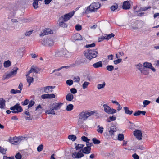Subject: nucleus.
Masks as SVG:
<instances>
[{"label": "nucleus", "mask_w": 159, "mask_h": 159, "mask_svg": "<svg viewBox=\"0 0 159 159\" xmlns=\"http://www.w3.org/2000/svg\"><path fill=\"white\" fill-rule=\"evenodd\" d=\"M95 113L93 111L88 110L83 111L81 112L78 115V117L80 120L78 121L79 124L83 123V122L85 121L88 118L91 116L93 115Z\"/></svg>", "instance_id": "1"}, {"label": "nucleus", "mask_w": 159, "mask_h": 159, "mask_svg": "<svg viewBox=\"0 0 159 159\" xmlns=\"http://www.w3.org/2000/svg\"><path fill=\"white\" fill-rule=\"evenodd\" d=\"M100 7V4L98 2H93L90 5L85 8L84 12L85 13H89L95 12Z\"/></svg>", "instance_id": "2"}, {"label": "nucleus", "mask_w": 159, "mask_h": 159, "mask_svg": "<svg viewBox=\"0 0 159 159\" xmlns=\"http://www.w3.org/2000/svg\"><path fill=\"white\" fill-rule=\"evenodd\" d=\"M84 54L87 58L91 59L96 57L97 56L98 52L97 49H88L84 52Z\"/></svg>", "instance_id": "3"}, {"label": "nucleus", "mask_w": 159, "mask_h": 159, "mask_svg": "<svg viewBox=\"0 0 159 159\" xmlns=\"http://www.w3.org/2000/svg\"><path fill=\"white\" fill-rule=\"evenodd\" d=\"M116 131V126H113L111 127L110 129H108L105 133V136L107 138H110L114 134V133Z\"/></svg>", "instance_id": "4"}, {"label": "nucleus", "mask_w": 159, "mask_h": 159, "mask_svg": "<svg viewBox=\"0 0 159 159\" xmlns=\"http://www.w3.org/2000/svg\"><path fill=\"white\" fill-rule=\"evenodd\" d=\"M103 108L104 111L106 113L109 114H113L116 113L117 110L111 107L106 104H104L103 105Z\"/></svg>", "instance_id": "5"}, {"label": "nucleus", "mask_w": 159, "mask_h": 159, "mask_svg": "<svg viewBox=\"0 0 159 159\" xmlns=\"http://www.w3.org/2000/svg\"><path fill=\"white\" fill-rule=\"evenodd\" d=\"M54 41L52 38H47L44 39L42 42V44L46 46H52L53 45Z\"/></svg>", "instance_id": "6"}, {"label": "nucleus", "mask_w": 159, "mask_h": 159, "mask_svg": "<svg viewBox=\"0 0 159 159\" xmlns=\"http://www.w3.org/2000/svg\"><path fill=\"white\" fill-rule=\"evenodd\" d=\"M18 70V68L16 67L12 69L11 72L7 73L6 75H4L3 77L4 80L6 79H8L11 77L15 76L17 74Z\"/></svg>", "instance_id": "7"}, {"label": "nucleus", "mask_w": 159, "mask_h": 159, "mask_svg": "<svg viewBox=\"0 0 159 159\" xmlns=\"http://www.w3.org/2000/svg\"><path fill=\"white\" fill-rule=\"evenodd\" d=\"M24 137L21 136L15 137L13 138H10L9 139L10 142L14 145L19 144L23 140Z\"/></svg>", "instance_id": "8"}, {"label": "nucleus", "mask_w": 159, "mask_h": 159, "mask_svg": "<svg viewBox=\"0 0 159 159\" xmlns=\"http://www.w3.org/2000/svg\"><path fill=\"white\" fill-rule=\"evenodd\" d=\"M12 112L14 113H18L22 111L23 109L19 104L17 103L14 106L10 108Z\"/></svg>", "instance_id": "9"}, {"label": "nucleus", "mask_w": 159, "mask_h": 159, "mask_svg": "<svg viewBox=\"0 0 159 159\" xmlns=\"http://www.w3.org/2000/svg\"><path fill=\"white\" fill-rule=\"evenodd\" d=\"M74 14L75 11H73L67 14H65L60 17L63 19L64 21H67L73 16Z\"/></svg>", "instance_id": "10"}, {"label": "nucleus", "mask_w": 159, "mask_h": 159, "mask_svg": "<svg viewBox=\"0 0 159 159\" xmlns=\"http://www.w3.org/2000/svg\"><path fill=\"white\" fill-rule=\"evenodd\" d=\"M133 134L138 139L140 140L142 139V133L141 131L136 130L134 132Z\"/></svg>", "instance_id": "11"}, {"label": "nucleus", "mask_w": 159, "mask_h": 159, "mask_svg": "<svg viewBox=\"0 0 159 159\" xmlns=\"http://www.w3.org/2000/svg\"><path fill=\"white\" fill-rule=\"evenodd\" d=\"M143 66L144 68H148L151 69L152 71L155 72L156 70L152 66L151 63L146 62L143 63Z\"/></svg>", "instance_id": "12"}, {"label": "nucleus", "mask_w": 159, "mask_h": 159, "mask_svg": "<svg viewBox=\"0 0 159 159\" xmlns=\"http://www.w3.org/2000/svg\"><path fill=\"white\" fill-rule=\"evenodd\" d=\"M84 156V154L81 152H73L72 154V157L74 158H80Z\"/></svg>", "instance_id": "13"}, {"label": "nucleus", "mask_w": 159, "mask_h": 159, "mask_svg": "<svg viewBox=\"0 0 159 159\" xmlns=\"http://www.w3.org/2000/svg\"><path fill=\"white\" fill-rule=\"evenodd\" d=\"M53 33V31L50 29H45L43 30L40 34V36H43L45 35Z\"/></svg>", "instance_id": "14"}, {"label": "nucleus", "mask_w": 159, "mask_h": 159, "mask_svg": "<svg viewBox=\"0 0 159 159\" xmlns=\"http://www.w3.org/2000/svg\"><path fill=\"white\" fill-rule=\"evenodd\" d=\"M61 103H53L51 106L54 110H57L59 109L62 105Z\"/></svg>", "instance_id": "15"}, {"label": "nucleus", "mask_w": 159, "mask_h": 159, "mask_svg": "<svg viewBox=\"0 0 159 159\" xmlns=\"http://www.w3.org/2000/svg\"><path fill=\"white\" fill-rule=\"evenodd\" d=\"M55 87V86H47L45 87L44 88V91L45 93H50L52 92L53 90L52 89H54Z\"/></svg>", "instance_id": "16"}, {"label": "nucleus", "mask_w": 159, "mask_h": 159, "mask_svg": "<svg viewBox=\"0 0 159 159\" xmlns=\"http://www.w3.org/2000/svg\"><path fill=\"white\" fill-rule=\"evenodd\" d=\"M130 4L129 1H124L123 3L122 7L123 9L128 10L130 8Z\"/></svg>", "instance_id": "17"}, {"label": "nucleus", "mask_w": 159, "mask_h": 159, "mask_svg": "<svg viewBox=\"0 0 159 159\" xmlns=\"http://www.w3.org/2000/svg\"><path fill=\"white\" fill-rule=\"evenodd\" d=\"M66 22L63 19L60 17L59 19V23L60 26L64 28L67 27V25L65 23Z\"/></svg>", "instance_id": "18"}, {"label": "nucleus", "mask_w": 159, "mask_h": 159, "mask_svg": "<svg viewBox=\"0 0 159 159\" xmlns=\"http://www.w3.org/2000/svg\"><path fill=\"white\" fill-rule=\"evenodd\" d=\"M73 40L75 41L82 39V36L80 34L78 33L74 34L73 36Z\"/></svg>", "instance_id": "19"}, {"label": "nucleus", "mask_w": 159, "mask_h": 159, "mask_svg": "<svg viewBox=\"0 0 159 159\" xmlns=\"http://www.w3.org/2000/svg\"><path fill=\"white\" fill-rule=\"evenodd\" d=\"M106 86V83L103 81L102 82L101 84H99L97 85V88L98 90H100L101 89H104Z\"/></svg>", "instance_id": "20"}, {"label": "nucleus", "mask_w": 159, "mask_h": 159, "mask_svg": "<svg viewBox=\"0 0 159 159\" xmlns=\"http://www.w3.org/2000/svg\"><path fill=\"white\" fill-rule=\"evenodd\" d=\"M102 63L101 61H99L93 64V66L95 68L102 67Z\"/></svg>", "instance_id": "21"}, {"label": "nucleus", "mask_w": 159, "mask_h": 159, "mask_svg": "<svg viewBox=\"0 0 159 159\" xmlns=\"http://www.w3.org/2000/svg\"><path fill=\"white\" fill-rule=\"evenodd\" d=\"M6 101L2 98L0 99V108L2 109L4 108L5 106Z\"/></svg>", "instance_id": "22"}, {"label": "nucleus", "mask_w": 159, "mask_h": 159, "mask_svg": "<svg viewBox=\"0 0 159 159\" xmlns=\"http://www.w3.org/2000/svg\"><path fill=\"white\" fill-rule=\"evenodd\" d=\"M114 34L112 33L108 35H105L104 36H103V39H102V40L105 39L108 40L111 38L114 37Z\"/></svg>", "instance_id": "23"}, {"label": "nucleus", "mask_w": 159, "mask_h": 159, "mask_svg": "<svg viewBox=\"0 0 159 159\" xmlns=\"http://www.w3.org/2000/svg\"><path fill=\"white\" fill-rule=\"evenodd\" d=\"M74 96L71 93H68L66 96V100L68 101H71L73 99Z\"/></svg>", "instance_id": "24"}, {"label": "nucleus", "mask_w": 159, "mask_h": 159, "mask_svg": "<svg viewBox=\"0 0 159 159\" xmlns=\"http://www.w3.org/2000/svg\"><path fill=\"white\" fill-rule=\"evenodd\" d=\"M104 130V128L102 126L98 125L97 127V131L100 134L103 133Z\"/></svg>", "instance_id": "25"}, {"label": "nucleus", "mask_w": 159, "mask_h": 159, "mask_svg": "<svg viewBox=\"0 0 159 159\" xmlns=\"http://www.w3.org/2000/svg\"><path fill=\"white\" fill-rule=\"evenodd\" d=\"M91 148L87 147H84L82 150L83 153L85 154H89L90 153Z\"/></svg>", "instance_id": "26"}, {"label": "nucleus", "mask_w": 159, "mask_h": 159, "mask_svg": "<svg viewBox=\"0 0 159 159\" xmlns=\"http://www.w3.org/2000/svg\"><path fill=\"white\" fill-rule=\"evenodd\" d=\"M11 65V62L9 60L4 61L3 63V66L5 68L9 67Z\"/></svg>", "instance_id": "27"}, {"label": "nucleus", "mask_w": 159, "mask_h": 159, "mask_svg": "<svg viewBox=\"0 0 159 159\" xmlns=\"http://www.w3.org/2000/svg\"><path fill=\"white\" fill-rule=\"evenodd\" d=\"M124 109L125 113L127 114L130 115L133 113V111L129 110V108L127 107H124Z\"/></svg>", "instance_id": "28"}, {"label": "nucleus", "mask_w": 159, "mask_h": 159, "mask_svg": "<svg viewBox=\"0 0 159 159\" xmlns=\"http://www.w3.org/2000/svg\"><path fill=\"white\" fill-rule=\"evenodd\" d=\"M116 120V117L115 116H110L107 118L106 121L108 122H110L112 121H114Z\"/></svg>", "instance_id": "29"}, {"label": "nucleus", "mask_w": 159, "mask_h": 159, "mask_svg": "<svg viewBox=\"0 0 159 159\" xmlns=\"http://www.w3.org/2000/svg\"><path fill=\"white\" fill-rule=\"evenodd\" d=\"M51 107V109L50 110H46L45 111L46 113L48 114H52L55 115V113L54 111V110Z\"/></svg>", "instance_id": "30"}, {"label": "nucleus", "mask_w": 159, "mask_h": 159, "mask_svg": "<svg viewBox=\"0 0 159 159\" xmlns=\"http://www.w3.org/2000/svg\"><path fill=\"white\" fill-rule=\"evenodd\" d=\"M27 80L30 86L31 83L33 81V77H31L26 75Z\"/></svg>", "instance_id": "31"}, {"label": "nucleus", "mask_w": 159, "mask_h": 159, "mask_svg": "<svg viewBox=\"0 0 159 159\" xmlns=\"http://www.w3.org/2000/svg\"><path fill=\"white\" fill-rule=\"evenodd\" d=\"M10 93L11 94H16L17 93H21V91L17 89H11L10 91Z\"/></svg>", "instance_id": "32"}, {"label": "nucleus", "mask_w": 159, "mask_h": 159, "mask_svg": "<svg viewBox=\"0 0 159 159\" xmlns=\"http://www.w3.org/2000/svg\"><path fill=\"white\" fill-rule=\"evenodd\" d=\"M141 72L143 74L146 75H148L149 74V70L143 67L142 70H141Z\"/></svg>", "instance_id": "33"}, {"label": "nucleus", "mask_w": 159, "mask_h": 159, "mask_svg": "<svg viewBox=\"0 0 159 159\" xmlns=\"http://www.w3.org/2000/svg\"><path fill=\"white\" fill-rule=\"evenodd\" d=\"M18 9V7H14L13 9H11L9 10L11 12V13L12 14V15H14L15 11L17 10Z\"/></svg>", "instance_id": "34"}, {"label": "nucleus", "mask_w": 159, "mask_h": 159, "mask_svg": "<svg viewBox=\"0 0 159 159\" xmlns=\"http://www.w3.org/2000/svg\"><path fill=\"white\" fill-rule=\"evenodd\" d=\"M135 66L138 69L140 72L141 71V70H142L144 67L142 65V64L139 63L138 64L136 65H135Z\"/></svg>", "instance_id": "35"}, {"label": "nucleus", "mask_w": 159, "mask_h": 159, "mask_svg": "<svg viewBox=\"0 0 159 159\" xmlns=\"http://www.w3.org/2000/svg\"><path fill=\"white\" fill-rule=\"evenodd\" d=\"M68 139L72 141H75L76 139V137L74 135H69L68 136Z\"/></svg>", "instance_id": "36"}, {"label": "nucleus", "mask_w": 159, "mask_h": 159, "mask_svg": "<svg viewBox=\"0 0 159 159\" xmlns=\"http://www.w3.org/2000/svg\"><path fill=\"white\" fill-rule=\"evenodd\" d=\"M63 55V52L62 51H57L56 52L55 56L56 57H61Z\"/></svg>", "instance_id": "37"}, {"label": "nucleus", "mask_w": 159, "mask_h": 159, "mask_svg": "<svg viewBox=\"0 0 159 159\" xmlns=\"http://www.w3.org/2000/svg\"><path fill=\"white\" fill-rule=\"evenodd\" d=\"M73 105L72 104H70L67 105L66 110L67 111H70L72 110L73 108Z\"/></svg>", "instance_id": "38"}, {"label": "nucleus", "mask_w": 159, "mask_h": 159, "mask_svg": "<svg viewBox=\"0 0 159 159\" xmlns=\"http://www.w3.org/2000/svg\"><path fill=\"white\" fill-rule=\"evenodd\" d=\"M33 6L35 9H36L38 7V0H34Z\"/></svg>", "instance_id": "39"}, {"label": "nucleus", "mask_w": 159, "mask_h": 159, "mask_svg": "<svg viewBox=\"0 0 159 159\" xmlns=\"http://www.w3.org/2000/svg\"><path fill=\"white\" fill-rule=\"evenodd\" d=\"M90 84L89 82L85 81L82 84V87L83 89H85L87 88L88 85Z\"/></svg>", "instance_id": "40"}, {"label": "nucleus", "mask_w": 159, "mask_h": 159, "mask_svg": "<svg viewBox=\"0 0 159 159\" xmlns=\"http://www.w3.org/2000/svg\"><path fill=\"white\" fill-rule=\"evenodd\" d=\"M107 70L110 71H112L114 69V66L112 65H108L106 67Z\"/></svg>", "instance_id": "41"}, {"label": "nucleus", "mask_w": 159, "mask_h": 159, "mask_svg": "<svg viewBox=\"0 0 159 159\" xmlns=\"http://www.w3.org/2000/svg\"><path fill=\"white\" fill-rule=\"evenodd\" d=\"M7 149L4 148L2 147H0V152L3 154H5L6 152Z\"/></svg>", "instance_id": "42"}, {"label": "nucleus", "mask_w": 159, "mask_h": 159, "mask_svg": "<svg viewBox=\"0 0 159 159\" xmlns=\"http://www.w3.org/2000/svg\"><path fill=\"white\" fill-rule=\"evenodd\" d=\"M124 139V136L122 134H119L118 136V139L119 141H122Z\"/></svg>", "instance_id": "43"}, {"label": "nucleus", "mask_w": 159, "mask_h": 159, "mask_svg": "<svg viewBox=\"0 0 159 159\" xmlns=\"http://www.w3.org/2000/svg\"><path fill=\"white\" fill-rule=\"evenodd\" d=\"M43 109H42L41 105H39L36 107V110L39 111L40 113H42Z\"/></svg>", "instance_id": "44"}, {"label": "nucleus", "mask_w": 159, "mask_h": 159, "mask_svg": "<svg viewBox=\"0 0 159 159\" xmlns=\"http://www.w3.org/2000/svg\"><path fill=\"white\" fill-rule=\"evenodd\" d=\"M92 140L94 144H99L100 143V141L99 140L95 138L93 139Z\"/></svg>", "instance_id": "45"}, {"label": "nucleus", "mask_w": 159, "mask_h": 159, "mask_svg": "<svg viewBox=\"0 0 159 159\" xmlns=\"http://www.w3.org/2000/svg\"><path fill=\"white\" fill-rule=\"evenodd\" d=\"M151 8V7L149 6L148 7H142L140 8V11H145L147 10L148 9H150Z\"/></svg>", "instance_id": "46"}, {"label": "nucleus", "mask_w": 159, "mask_h": 159, "mask_svg": "<svg viewBox=\"0 0 159 159\" xmlns=\"http://www.w3.org/2000/svg\"><path fill=\"white\" fill-rule=\"evenodd\" d=\"M31 68H33L32 71L33 72H34L36 73H38L39 71V70L36 67H35L34 66H32Z\"/></svg>", "instance_id": "47"}, {"label": "nucleus", "mask_w": 159, "mask_h": 159, "mask_svg": "<svg viewBox=\"0 0 159 159\" xmlns=\"http://www.w3.org/2000/svg\"><path fill=\"white\" fill-rule=\"evenodd\" d=\"M84 145L82 144H78L77 146L75 147V148L77 150L83 148Z\"/></svg>", "instance_id": "48"}, {"label": "nucleus", "mask_w": 159, "mask_h": 159, "mask_svg": "<svg viewBox=\"0 0 159 159\" xmlns=\"http://www.w3.org/2000/svg\"><path fill=\"white\" fill-rule=\"evenodd\" d=\"M75 29L78 31H80L82 29V26L81 25L78 24L75 26Z\"/></svg>", "instance_id": "49"}, {"label": "nucleus", "mask_w": 159, "mask_h": 159, "mask_svg": "<svg viewBox=\"0 0 159 159\" xmlns=\"http://www.w3.org/2000/svg\"><path fill=\"white\" fill-rule=\"evenodd\" d=\"M122 61V59L120 58L118 59L117 60L113 61L114 63L115 64H117L120 63Z\"/></svg>", "instance_id": "50"}, {"label": "nucleus", "mask_w": 159, "mask_h": 159, "mask_svg": "<svg viewBox=\"0 0 159 159\" xmlns=\"http://www.w3.org/2000/svg\"><path fill=\"white\" fill-rule=\"evenodd\" d=\"M41 98L43 99H49L48 94H43L41 95Z\"/></svg>", "instance_id": "51"}, {"label": "nucleus", "mask_w": 159, "mask_h": 159, "mask_svg": "<svg viewBox=\"0 0 159 159\" xmlns=\"http://www.w3.org/2000/svg\"><path fill=\"white\" fill-rule=\"evenodd\" d=\"M151 102L148 100H144L143 102V104L144 105V107H145L146 106L149 104Z\"/></svg>", "instance_id": "52"}, {"label": "nucleus", "mask_w": 159, "mask_h": 159, "mask_svg": "<svg viewBox=\"0 0 159 159\" xmlns=\"http://www.w3.org/2000/svg\"><path fill=\"white\" fill-rule=\"evenodd\" d=\"M43 146L42 144H41L38 146L37 148V150L38 152H40L43 149Z\"/></svg>", "instance_id": "53"}, {"label": "nucleus", "mask_w": 159, "mask_h": 159, "mask_svg": "<svg viewBox=\"0 0 159 159\" xmlns=\"http://www.w3.org/2000/svg\"><path fill=\"white\" fill-rule=\"evenodd\" d=\"M67 84L69 86L73 84V81L71 80H68L66 81V82Z\"/></svg>", "instance_id": "54"}, {"label": "nucleus", "mask_w": 159, "mask_h": 159, "mask_svg": "<svg viewBox=\"0 0 159 159\" xmlns=\"http://www.w3.org/2000/svg\"><path fill=\"white\" fill-rule=\"evenodd\" d=\"M117 7V5H113L111 7V9L113 11H115V10H116Z\"/></svg>", "instance_id": "55"}, {"label": "nucleus", "mask_w": 159, "mask_h": 159, "mask_svg": "<svg viewBox=\"0 0 159 159\" xmlns=\"http://www.w3.org/2000/svg\"><path fill=\"white\" fill-rule=\"evenodd\" d=\"M35 103L34 101H30L29 103V105H28V108H30L32 107L34 105Z\"/></svg>", "instance_id": "56"}, {"label": "nucleus", "mask_w": 159, "mask_h": 159, "mask_svg": "<svg viewBox=\"0 0 159 159\" xmlns=\"http://www.w3.org/2000/svg\"><path fill=\"white\" fill-rule=\"evenodd\" d=\"M81 139L83 141L86 142L88 141H89L90 140L89 139H88L87 137L84 136H82L81 137Z\"/></svg>", "instance_id": "57"}, {"label": "nucleus", "mask_w": 159, "mask_h": 159, "mask_svg": "<svg viewBox=\"0 0 159 159\" xmlns=\"http://www.w3.org/2000/svg\"><path fill=\"white\" fill-rule=\"evenodd\" d=\"M70 91L71 93L73 94L76 93L77 92V90L75 88H74L71 89Z\"/></svg>", "instance_id": "58"}, {"label": "nucleus", "mask_w": 159, "mask_h": 159, "mask_svg": "<svg viewBox=\"0 0 159 159\" xmlns=\"http://www.w3.org/2000/svg\"><path fill=\"white\" fill-rule=\"evenodd\" d=\"M86 145L87 146V147L90 148V147L93 145V143H91L88 141L86 142Z\"/></svg>", "instance_id": "59"}, {"label": "nucleus", "mask_w": 159, "mask_h": 159, "mask_svg": "<svg viewBox=\"0 0 159 159\" xmlns=\"http://www.w3.org/2000/svg\"><path fill=\"white\" fill-rule=\"evenodd\" d=\"M33 31H27L25 33V35L26 36H29L32 33Z\"/></svg>", "instance_id": "60"}, {"label": "nucleus", "mask_w": 159, "mask_h": 159, "mask_svg": "<svg viewBox=\"0 0 159 159\" xmlns=\"http://www.w3.org/2000/svg\"><path fill=\"white\" fill-rule=\"evenodd\" d=\"M15 157L16 159H21V155L20 153H18L15 156Z\"/></svg>", "instance_id": "61"}, {"label": "nucleus", "mask_w": 159, "mask_h": 159, "mask_svg": "<svg viewBox=\"0 0 159 159\" xmlns=\"http://www.w3.org/2000/svg\"><path fill=\"white\" fill-rule=\"evenodd\" d=\"M74 79L75 82H80V78L78 76L74 77Z\"/></svg>", "instance_id": "62"}, {"label": "nucleus", "mask_w": 159, "mask_h": 159, "mask_svg": "<svg viewBox=\"0 0 159 159\" xmlns=\"http://www.w3.org/2000/svg\"><path fill=\"white\" fill-rule=\"evenodd\" d=\"M48 97L49 99L54 98L55 97V95L54 94H48Z\"/></svg>", "instance_id": "63"}, {"label": "nucleus", "mask_w": 159, "mask_h": 159, "mask_svg": "<svg viewBox=\"0 0 159 159\" xmlns=\"http://www.w3.org/2000/svg\"><path fill=\"white\" fill-rule=\"evenodd\" d=\"M132 157L134 159H139V156L135 153L133 154L132 155Z\"/></svg>", "instance_id": "64"}]
</instances>
